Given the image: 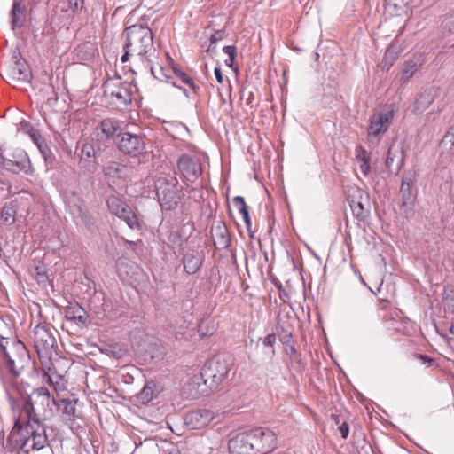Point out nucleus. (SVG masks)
<instances>
[{
	"label": "nucleus",
	"mask_w": 454,
	"mask_h": 454,
	"mask_svg": "<svg viewBox=\"0 0 454 454\" xmlns=\"http://www.w3.org/2000/svg\"><path fill=\"white\" fill-rule=\"evenodd\" d=\"M45 278H46L45 274L41 273V272H38V273H37V281H38V282L44 281V280H45Z\"/></svg>",
	"instance_id": "obj_54"
},
{
	"label": "nucleus",
	"mask_w": 454,
	"mask_h": 454,
	"mask_svg": "<svg viewBox=\"0 0 454 454\" xmlns=\"http://www.w3.org/2000/svg\"><path fill=\"white\" fill-rule=\"evenodd\" d=\"M183 91H184V93L186 96H188V94H187V90H186V89H184V90H183Z\"/></svg>",
	"instance_id": "obj_62"
},
{
	"label": "nucleus",
	"mask_w": 454,
	"mask_h": 454,
	"mask_svg": "<svg viewBox=\"0 0 454 454\" xmlns=\"http://www.w3.org/2000/svg\"><path fill=\"white\" fill-rule=\"evenodd\" d=\"M234 207L238 209V211L242 215L243 213L247 212V207L245 202V200L241 196H236L233 199Z\"/></svg>",
	"instance_id": "obj_38"
},
{
	"label": "nucleus",
	"mask_w": 454,
	"mask_h": 454,
	"mask_svg": "<svg viewBox=\"0 0 454 454\" xmlns=\"http://www.w3.org/2000/svg\"><path fill=\"white\" fill-rule=\"evenodd\" d=\"M214 245L216 249L228 248L231 243L228 229L223 223H218L211 229Z\"/></svg>",
	"instance_id": "obj_21"
},
{
	"label": "nucleus",
	"mask_w": 454,
	"mask_h": 454,
	"mask_svg": "<svg viewBox=\"0 0 454 454\" xmlns=\"http://www.w3.org/2000/svg\"><path fill=\"white\" fill-rule=\"evenodd\" d=\"M93 146H95V139L86 141L82 147V157L87 160L95 159Z\"/></svg>",
	"instance_id": "obj_33"
},
{
	"label": "nucleus",
	"mask_w": 454,
	"mask_h": 454,
	"mask_svg": "<svg viewBox=\"0 0 454 454\" xmlns=\"http://www.w3.org/2000/svg\"><path fill=\"white\" fill-rule=\"evenodd\" d=\"M177 169L183 179L188 183H194L202 174V167L199 158L182 154L177 160Z\"/></svg>",
	"instance_id": "obj_11"
},
{
	"label": "nucleus",
	"mask_w": 454,
	"mask_h": 454,
	"mask_svg": "<svg viewBox=\"0 0 454 454\" xmlns=\"http://www.w3.org/2000/svg\"><path fill=\"white\" fill-rule=\"evenodd\" d=\"M394 117V111L392 109L377 112L371 116L370 125L368 128V137L370 140H380L389 128Z\"/></svg>",
	"instance_id": "obj_12"
},
{
	"label": "nucleus",
	"mask_w": 454,
	"mask_h": 454,
	"mask_svg": "<svg viewBox=\"0 0 454 454\" xmlns=\"http://www.w3.org/2000/svg\"><path fill=\"white\" fill-rule=\"evenodd\" d=\"M442 34L445 37L454 31V15L446 17L442 23Z\"/></svg>",
	"instance_id": "obj_34"
},
{
	"label": "nucleus",
	"mask_w": 454,
	"mask_h": 454,
	"mask_svg": "<svg viewBox=\"0 0 454 454\" xmlns=\"http://www.w3.org/2000/svg\"><path fill=\"white\" fill-rule=\"evenodd\" d=\"M25 19V5L14 1L12 9V27H21Z\"/></svg>",
	"instance_id": "obj_26"
},
{
	"label": "nucleus",
	"mask_w": 454,
	"mask_h": 454,
	"mask_svg": "<svg viewBox=\"0 0 454 454\" xmlns=\"http://www.w3.org/2000/svg\"><path fill=\"white\" fill-rule=\"evenodd\" d=\"M30 138L32 141L37 145V147L42 151L43 142L41 141V137L36 129H33V131L29 134Z\"/></svg>",
	"instance_id": "obj_42"
},
{
	"label": "nucleus",
	"mask_w": 454,
	"mask_h": 454,
	"mask_svg": "<svg viewBox=\"0 0 454 454\" xmlns=\"http://www.w3.org/2000/svg\"><path fill=\"white\" fill-rule=\"evenodd\" d=\"M105 93L119 105H127L131 102V95L127 85H122L120 79L109 80L105 83Z\"/></svg>",
	"instance_id": "obj_15"
},
{
	"label": "nucleus",
	"mask_w": 454,
	"mask_h": 454,
	"mask_svg": "<svg viewBox=\"0 0 454 454\" xmlns=\"http://www.w3.org/2000/svg\"><path fill=\"white\" fill-rule=\"evenodd\" d=\"M447 43H449L450 47H454V42H452L451 40L448 41Z\"/></svg>",
	"instance_id": "obj_59"
},
{
	"label": "nucleus",
	"mask_w": 454,
	"mask_h": 454,
	"mask_svg": "<svg viewBox=\"0 0 454 454\" xmlns=\"http://www.w3.org/2000/svg\"><path fill=\"white\" fill-rule=\"evenodd\" d=\"M450 332L454 334V323L451 324L450 327Z\"/></svg>",
	"instance_id": "obj_58"
},
{
	"label": "nucleus",
	"mask_w": 454,
	"mask_h": 454,
	"mask_svg": "<svg viewBox=\"0 0 454 454\" xmlns=\"http://www.w3.org/2000/svg\"><path fill=\"white\" fill-rule=\"evenodd\" d=\"M55 333L57 330L47 324H38L34 327L30 338L40 358H48L51 356L56 345Z\"/></svg>",
	"instance_id": "obj_5"
},
{
	"label": "nucleus",
	"mask_w": 454,
	"mask_h": 454,
	"mask_svg": "<svg viewBox=\"0 0 454 454\" xmlns=\"http://www.w3.org/2000/svg\"><path fill=\"white\" fill-rule=\"evenodd\" d=\"M360 170L364 176H367L371 171L370 161L361 162Z\"/></svg>",
	"instance_id": "obj_48"
},
{
	"label": "nucleus",
	"mask_w": 454,
	"mask_h": 454,
	"mask_svg": "<svg viewBox=\"0 0 454 454\" xmlns=\"http://www.w3.org/2000/svg\"><path fill=\"white\" fill-rule=\"evenodd\" d=\"M228 449L231 454H256L249 431L232 435L228 442Z\"/></svg>",
	"instance_id": "obj_14"
},
{
	"label": "nucleus",
	"mask_w": 454,
	"mask_h": 454,
	"mask_svg": "<svg viewBox=\"0 0 454 454\" xmlns=\"http://www.w3.org/2000/svg\"><path fill=\"white\" fill-rule=\"evenodd\" d=\"M214 73H215V76L216 81L219 83H223V76L222 74L221 68L220 67H215V70H214Z\"/></svg>",
	"instance_id": "obj_49"
},
{
	"label": "nucleus",
	"mask_w": 454,
	"mask_h": 454,
	"mask_svg": "<svg viewBox=\"0 0 454 454\" xmlns=\"http://www.w3.org/2000/svg\"><path fill=\"white\" fill-rule=\"evenodd\" d=\"M66 203L77 224H90L88 210L80 198L74 196L73 199L67 200Z\"/></svg>",
	"instance_id": "obj_18"
},
{
	"label": "nucleus",
	"mask_w": 454,
	"mask_h": 454,
	"mask_svg": "<svg viewBox=\"0 0 454 454\" xmlns=\"http://www.w3.org/2000/svg\"><path fill=\"white\" fill-rule=\"evenodd\" d=\"M419 357L423 360L424 362L426 361H428V362H432L433 360L431 358H428L427 356L425 355H419Z\"/></svg>",
	"instance_id": "obj_55"
},
{
	"label": "nucleus",
	"mask_w": 454,
	"mask_h": 454,
	"mask_svg": "<svg viewBox=\"0 0 454 454\" xmlns=\"http://www.w3.org/2000/svg\"><path fill=\"white\" fill-rule=\"evenodd\" d=\"M69 9L72 12H76L79 8L82 7V0H67Z\"/></svg>",
	"instance_id": "obj_45"
},
{
	"label": "nucleus",
	"mask_w": 454,
	"mask_h": 454,
	"mask_svg": "<svg viewBox=\"0 0 454 454\" xmlns=\"http://www.w3.org/2000/svg\"><path fill=\"white\" fill-rule=\"evenodd\" d=\"M18 129L20 131L24 132L25 134H30L34 128L31 126V124L27 121H22L19 123Z\"/></svg>",
	"instance_id": "obj_43"
},
{
	"label": "nucleus",
	"mask_w": 454,
	"mask_h": 454,
	"mask_svg": "<svg viewBox=\"0 0 454 454\" xmlns=\"http://www.w3.org/2000/svg\"><path fill=\"white\" fill-rule=\"evenodd\" d=\"M177 179L174 176H160L155 183L159 203L163 210H171L178 203Z\"/></svg>",
	"instance_id": "obj_6"
},
{
	"label": "nucleus",
	"mask_w": 454,
	"mask_h": 454,
	"mask_svg": "<svg viewBox=\"0 0 454 454\" xmlns=\"http://www.w3.org/2000/svg\"><path fill=\"white\" fill-rule=\"evenodd\" d=\"M55 405V397L51 395L47 387L34 390L21 414L15 420L4 447L17 454H20V451L27 454L31 450L43 449L48 442V436L42 421L54 417Z\"/></svg>",
	"instance_id": "obj_1"
},
{
	"label": "nucleus",
	"mask_w": 454,
	"mask_h": 454,
	"mask_svg": "<svg viewBox=\"0 0 454 454\" xmlns=\"http://www.w3.org/2000/svg\"><path fill=\"white\" fill-rule=\"evenodd\" d=\"M0 164L14 174L20 172L27 174L30 168V160L26 152L21 149H16L13 152L4 149L0 153Z\"/></svg>",
	"instance_id": "obj_7"
},
{
	"label": "nucleus",
	"mask_w": 454,
	"mask_h": 454,
	"mask_svg": "<svg viewBox=\"0 0 454 454\" xmlns=\"http://www.w3.org/2000/svg\"><path fill=\"white\" fill-rule=\"evenodd\" d=\"M403 161V153L402 151V148L399 145H396L395 144L391 145L387 151V155L386 159V166L389 169L393 168V166L395 164L396 170L398 171Z\"/></svg>",
	"instance_id": "obj_23"
},
{
	"label": "nucleus",
	"mask_w": 454,
	"mask_h": 454,
	"mask_svg": "<svg viewBox=\"0 0 454 454\" xmlns=\"http://www.w3.org/2000/svg\"><path fill=\"white\" fill-rule=\"evenodd\" d=\"M269 351V348H264V354L267 356V352Z\"/></svg>",
	"instance_id": "obj_61"
},
{
	"label": "nucleus",
	"mask_w": 454,
	"mask_h": 454,
	"mask_svg": "<svg viewBox=\"0 0 454 454\" xmlns=\"http://www.w3.org/2000/svg\"><path fill=\"white\" fill-rule=\"evenodd\" d=\"M119 129L118 121L111 118L104 119L100 123V129L106 137H110L115 134Z\"/></svg>",
	"instance_id": "obj_28"
},
{
	"label": "nucleus",
	"mask_w": 454,
	"mask_h": 454,
	"mask_svg": "<svg viewBox=\"0 0 454 454\" xmlns=\"http://www.w3.org/2000/svg\"><path fill=\"white\" fill-rule=\"evenodd\" d=\"M222 32L216 31L210 38L211 44L215 43L217 41L222 39Z\"/></svg>",
	"instance_id": "obj_50"
},
{
	"label": "nucleus",
	"mask_w": 454,
	"mask_h": 454,
	"mask_svg": "<svg viewBox=\"0 0 454 454\" xmlns=\"http://www.w3.org/2000/svg\"><path fill=\"white\" fill-rule=\"evenodd\" d=\"M123 48H124V53L121 57V61L122 63H126L129 59V57H131V59H132V66H131L132 72L136 73L135 68L138 69L139 71L145 70L144 67L141 64V61H137V62L134 61V52L129 51L126 44H124Z\"/></svg>",
	"instance_id": "obj_31"
},
{
	"label": "nucleus",
	"mask_w": 454,
	"mask_h": 454,
	"mask_svg": "<svg viewBox=\"0 0 454 454\" xmlns=\"http://www.w3.org/2000/svg\"><path fill=\"white\" fill-rule=\"evenodd\" d=\"M203 254L198 250L188 251L183 259L184 269L188 274H194L201 266Z\"/></svg>",
	"instance_id": "obj_22"
},
{
	"label": "nucleus",
	"mask_w": 454,
	"mask_h": 454,
	"mask_svg": "<svg viewBox=\"0 0 454 454\" xmlns=\"http://www.w3.org/2000/svg\"><path fill=\"white\" fill-rule=\"evenodd\" d=\"M413 175L411 173L405 174L403 178L402 185H401V194L403 200V207L404 208V213L406 215H409L411 213L412 208L411 205L414 200V194L411 191L413 185Z\"/></svg>",
	"instance_id": "obj_19"
},
{
	"label": "nucleus",
	"mask_w": 454,
	"mask_h": 454,
	"mask_svg": "<svg viewBox=\"0 0 454 454\" xmlns=\"http://www.w3.org/2000/svg\"><path fill=\"white\" fill-rule=\"evenodd\" d=\"M223 51L229 57V59H226V61H225L226 65L229 67H232L234 60H235V56H236L235 46H232V45L224 46L223 48Z\"/></svg>",
	"instance_id": "obj_36"
},
{
	"label": "nucleus",
	"mask_w": 454,
	"mask_h": 454,
	"mask_svg": "<svg viewBox=\"0 0 454 454\" xmlns=\"http://www.w3.org/2000/svg\"><path fill=\"white\" fill-rule=\"evenodd\" d=\"M0 347L4 351L6 368L15 377L19 376L29 363V355L25 345L15 338H2Z\"/></svg>",
	"instance_id": "obj_3"
},
{
	"label": "nucleus",
	"mask_w": 454,
	"mask_h": 454,
	"mask_svg": "<svg viewBox=\"0 0 454 454\" xmlns=\"http://www.w3.org/2000/svg\"><path fill=\"white\" fill-rule=\"evenodd\" d=\"M356 159L360 162L370 161L371 158H370L369 153L362 146H357L356 149Z\"/></svg>",
	"instance_id": "obj_40"
},
{
	"label": "nucleus",
	"mask_w": 454,
	"mask_h": 454,
	"mask_svg": "<svg viewBox=\"0 0 454 454\" xmlns=\"http://www.w3.org/2000/svg\"><path fill=\"white\" fill-rule=\"evenodd\" d=\"M262 345L264 348H269V351L267 352V356L272 357L275 355L274 343L276 342L275 334H268L262 340Z\"/></svg>",
	"instance_id": "obj_35"
},
{
	"label": "nucleus",
	"mask_w": 454,
	"mask_h": 454,
	"mask_svg": "<svg viewBox=\"0 0 454 454\" xmlns=\"http://www.w3.org/2000/svg\"><path fill=\"white\" fill-rule=\"evenodd\" d=\"M104 174L109 183L115 184L118 179H126L129 176V168L116 161H110L104 167Z\"/></svg>",
	"instance_id": "obj_20"
},
{
	"label": "nucleus",
	"mask_w": 454,
	"mask_h": 454,
	"mask_svg": "<svg viewBox=\"0 0 454 454\" xmlns=\"http://www.w3.org/2000/svg\"><path fill=\"white\" fill-rule=\"evenodd\" d=\"M242 216H243L245 224L247 225V228H249L251 226V219H250L248 211L246 213H243Z\"/></svg>",
	"instance_id": "obj_52"
},
{
	"label": "nucleus",
	"mask_w": 454,
	"mask_h": 454,
	"mask_svg": "<svg viewBox=\"0 0 454 454\" xmlns=\"http://www.w3.org/2000/svg\"><path fill=\"white\" fill-rule=\"evenodd\" d=\"M85 312L86 311L83 309V308H82L81 306L75 305L74 307L69 308L66 311V317L70 318V317H72V316L85 314Z\"/></svg>",
	"instance_id": "obj_41"
},
{
	"label": "nucleus",
	"mask_w": 454,
	"mask_h": 454,
	"mask_svg": "<svg viewBox=\"0 0 454 454\" xmlns=\"http://www.w3.org/2000/svg\"><path fill=\"white\" fill-rule=\"evenodd\" d=\"M417 66L418 62L413 60H408L405 62L401 77L403 82H407L413 76L417 70Z\"/></svg>",
	"instance_id": "obj_30"
},
{
	"label": "nucleus",
	"mask_w": 454,
	"mask_h": 454,
	"mask_svg": "<svg viewBox=\"0 0 454 454\" xmlns=\"http://www.w3.org/2000/svg\"><path fill=\"white\" fill-rule=\"evenodd\" d=\"M231 363L220 356H215L205 364L201 372L200 379L204 384L213 389L227 377Z\"/></svg>",
	"instance_id": "obj_4"
},
{
	"label": "nucleus",
	"mask_w": 454,
	"mask_h": 454,
	"mask_svg": "<svg viewBox=\"0 0 454 454\" xmlns=\"http://www.w3.org/2000/svg\"><path fill=\"white\" fill-rule=\"evenodd\" d=\"M411 0H386V7L394 15L400 16L406 13Z\"/></svg>",
	"instance_id": "obj_25"
},
{
	"label": "nucleus",
	"mask_w": 454,
	"mask_h": 454,
	"mask_svg": "<svg viewBox=\"0 0 454 454\" xmlns=\"http://www.w3.org/2000/svg\"><path fill=\"white\" fill-rule=\"evenodd\" d=\"M106 204L109 211L117 217L122 219L130 229L140 228L137 216L120 198L114 195L109 196L106 200Z\"/></svg>",
	"instance_id": "obj_10"
},
{
	"label": "nucleus",
	"mask_w": 454,
	"mask_h": 454,
	"mask_svg": "<svg viewBox=\"0 0 454 454\" xmlns=\"http://www.w3.org/2000/svg\"><path fill=\"white\" fill-rule=\"evenodd\" d=\"M93 149L95 152V159H97L101 154V146H100L98 140L95 139V146H93Z\"/></svg>",
	"instance_id": "obj_51"
},
{
	"label": "nucleus",
	"mask_w": 454,
	"mask_h": 454,
	"mask_svg": "<svg viewBox=\"0 0 454 454\" xmlns=\"http://www.w3.org/2000/svg\"><path fill=\"white\" fill-rule=\"evenodd\" d=\"M78 399L72 398H55L54 416L58 415L65 422L72 421L76 417V403Z\"/></svg>",
	"instance_id": "obj_16"
},
{
	"label": "nucleus",
	"mask_w": 454,
	"mask_h": 454,
	"mask_svg": "<svg viewBox=\"0 0 454 454\" xmlns=\"http://www.w3.org/2000/svg\"><path fill=\"white\" fill-rule=\"evenodd\" d=\"M165 56H166V58H167V59H168V60H169V61H171V60H172V59H171V58L169 57L168 53H166V54H165Z\"/></svg>",
	"instance_id": "obj_60"
},
{
	"label": "nucleus",
	"mask_w": 454,
	"mask_h": 454,
	"mask_svg": "<svg viewBox=\"0 0 454 454\" xmlns=\"http://www.w3.org/2000/svg\"><path fill=\"white\" fill-rule=\"evenodd\" d=\"M398 50L395 47V44H391L386 51L384 55V60L387 61L388 59H390L389 65L391 66L393 64V61L395 59V55L397 54Z\"/></svg>",
	"instance_id": "obj_39"
},
{
	"label": "nucleus",
	"mask_w": 454,
	"mask_h": 454,
	"mask_svg": "<svg viewBox=\"0 0 454 454\" xmlns=\"http://www.w3.org/2000/svg\"><path fill=\"white\" fill-rule=\"evenodd\" d=\"M214 419V412L207 409H198L190 411L184 418L185 424L191 429L206 427Z\"/></svg>",
	"instance_id": "obj_17"
},
{
	"label": "nucleus",
	"mask_w": 454,
	"mask_h": 454,
	"mask_svg": "<svg viewBox=\"0 0 454 454\" xmlns=\"http://www.w3.org/2000/svg\"><path fill=\"white\" fill-rule=\"evenodd\" d=\"M197 395V391H195L194 393H190V394H188V395H187V397H192V398H193V397H195V395Z\"/></svg>",
	"instance_id": "obj_57"
},
{
	"label": "nucleus",
	"mask_w": 454,
	"mask_h": 454,
	"mask_svg": "<svg viewBox=\"0 0 454 454\" xmlns=\"http://www.w3.org/2000/svg\"><path fill=\"white\" fill-rule=\"evenodd\" d=\"M443 301L448 307L454 308V287L444 290Z\"/></svg>",
	"instance_id": "obj_37"
},
{
	"label": "nucleus",
	"mask_w": 454,
	"mask_h": 454,
	"mask_svg": "<svg viewBox=\"0 0 454 454\" xmlns=\"http://www.w3.org/2000/svg\"><path fill=\"white\" fill-rule=\"evenodd\" d=\"M339 432L342 438H347L348 435V432H349L348 424L345 422L343 424H341L339 427Z\"/></svg>",
	"instance_id": "obj_47"
},
{
	"label": "nucleus",
	"mask_w": 454,
	"mask_h": 454,
	"mask_svg": "<svg viewBox=\"0 0 454 454\" xmlns=\"http://www.w3.org/2000/svg\"><path fill=\"white\" fill-rule=\"evenodd\" d=\"M190 387V384H187L185 385L184 387H183V390H182V395H186V389Z\"/></svg>",
	"instance_id": "obj_56"
},
{
	"label": "nucleus",
	"mask_w": 454,
	"mask_h": 454,
	"mask_svg": "<svg viewBox=\"0 0 454 454\" xmlns=\"http://www.w3.org/2000/svg\"><path fill=\"white\" fill-rule=\"evenodd\" d=\"M12 59L14 60V63L18 60H22L21 58H20V51L18 49H15L13 51H12Z\"/></svg>",
	"instance_id": "obj_53"
},
{
	"label": "nucleus",
	"mask_w": 454,
	"mask_h": 454,
	"mask_svg": "<svg viewBox=\"0 0 454 454\" xmlns=\"http://www.w3.org/2000/svg\"><path fill=\"white\" fill-rule=\"evenodd\" d=\"M434 90L433 88H429L425 90L423 92L419 94L417 98L414 109L416 112H423L425 111L434 101Z\"/></svg>",
	"instance_id": "obj_24"
},
{
	"label": "nucleus",
	"mask_w": 454,
	"mask_h": 454,
	"mask_svg": "<svg viewBox=\"0 0 454 454\" xmlns=\"http://www.w3.org/2000/svg\"><path fill=\"white\" fill-rule=\"evenodd\" d=\"M16 210L12 202L9 205H4L1 211L0 221L7 225H12L15 222Z\"/></svg>",
	"instance_id": "obj_29"
},
{
	"label": "nucleus",
	"mask_w": 454,
	"mask_h": 454,
	"mask_svg": "<svg viewBox=\"0 0 454 454\" xmlns=\"http://www.w3.org/2000/svg\"><path fill=\"white\" fill-rule=\"evenodd\" d=\"M145 140V136L141 133H120L118 135L117 146L122 153L137 157L144 153L146 145Z\"/></svg>",
	"instance_id": "obj_8"
},
{
	"label": "nucleus",
	"mask_w": 454,
	"mask_h": 454,
	"mask_svg": "<svg viewBox=\"0 0 454 454\" xmlns=\"http://www.w3.org/2000/svg\"><path fill=\"white\" fill-rule=\"evenodd\" d=\"M87 319H88V316H87L86 312H85V314L72 316V317H70V318H67V320H73L74 322L79 323L82 325H86Z\"/></svg>",
	"instance_id": "obj_44"
},
{
	"label": "nucleus",
	"mask_w": 454,
	"mask_h": 454,
	"mask_svg": "<svg viewBox=\"0 0 454 454\" xmlns=\"http://www.w3.org/2000/svg\"><path fill=\"white\" fill-rule=\"evenodd\" d=\"M127 40L125 44L134 52V61H141L145 70L150 71L157 80L168 79V70H165L156 60L158 54L153 46V32L147 27L136 24L126 29Z\"/></svg>",
	"instance_id": "obj_2"
},
{
	"label": "nucleus",
	"mask_w": 454,
	"mask_h": 454,
	"mask_svg": "<svg viewBox=\"0 0 454 454\" xmlns=\"http://www.w3.org/2000/svg\"><path fill=\"white\" fill-rule=\"evenodd\" d=\"M253 447L256 454H267L277 446V436L266 427H256L249 431Z\"/></svg>",
	"instance_id": "obj_9"
},
{
	"label": "nucleus",
	"mask_w": 454,
	"mask_h": 454,
	"mask_svg": "<svg viewBox=\"0 0 454 454\" xmlns=\"http://www.w3.org/2000/svg\"><path fill=\"white\" fill-rule=\"evenodd\" d=\"M2 76L8 83L16 86L18 82H30L32 72L25 60H18L12 67L2 74Z\"/></svg>",
	"instance_id": "obj_13"
},
{
	"label": "nucleus",
	"mask_w": 454,
	"mask_h": 454,
	"mask_svg": "<svg viewBox=\"0 0 454 454\" xmlns=\"http://www.w3.org/2000/svg\"><path fill=\"white\" fill-rule=\"evenodd\" d=\"M173 72L175 74V75L180 79V81L187 85H189L192 90L197 93L198 90H199V86L195 84V82H193V80L188 76L184 72L181 71V70H177L176 68L173 69Z\"/></svg>",
	"instance_id": "obj_32"
},
{
	"label": "nucleus",
	"mask_w": 454,
	"mask_h": 454,
	"mask_svg": "<svg viewBox=\"0 0 454 454\" xmlns=\"http://www.w3.org/2000/svg\"><path fill=\"white\" fill-rule=\"evenodd\" d=\"M351 207H352L353 212L357 216H359L364 211V206L361 202H357L356 204H355V202L353 201V204H351Z\"/></svg>",
	"instance_id": "obj_46"
},
{
	"label": "nucleus",
	"mask_w": 454,
	"mask_h": 454,
	"mask_svg": "<svg viewBox=\"0 0 454 454\" xmlns=\"http://www.w3.org/2000/svg\"><path fill=\"white\" fill-rule=\"evenodd\" d=\"M155 396V384L148 382L144 386L141 391L137 395V400L141 404H146Z\"/></svg>",
	"instance_id": "obj_27"
}]
</instances>
